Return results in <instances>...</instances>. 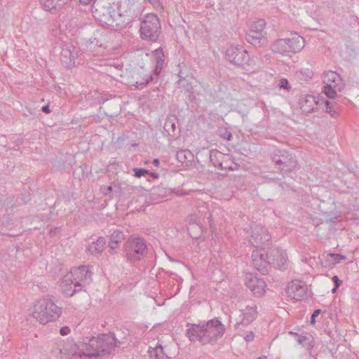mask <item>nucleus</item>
<instances>
[{
	"label": "nucleus",
	"mask_w": 359,
	"mask_h": 359,
	"mask_svg": "<svg viewBox=\"0 0 359 359\" xmlns=\"http://www.w3.org/2000/svg\"><path fill=\"white\" fill-rule=\"evenodd\" d=\"M126 257L130 262L142 259L146 255L147 245L144 241L138 237H130L124 245Z\"/></svg>",
	"instance_id": "7"
},
{
	"label": "nucleus",
	"mask_w": 359,
	"mask_h": 359,
	"mask_svg": "<svg viewBox=\"0 0 359 359\" xmlns=\"http://www.w3.org/2000/svg\"><path fill=\"white\" fill-rule=\"evenodd\" d=\"M304 46V39L298 34L293 33L289 38L276 41L273 44L272 50L276 53L289 55L299 52Z\"/></svg>",
	"instance_id": "5"
},
{
	"label": "nucleus",
	"mask_w": 359,
	"mask_h": 359,
	"mask_svg": "<svg viewBox=\"0 0 359 359\" xmlns=\"http://www.w3.org/2000/svg\"><path fill=\"white\" fill-rule=\"evenodd\" d=\"M105 244V240L103 238H99L89 246L88 250L91 254H100L104 250Z\"/></svg>",
	"instance_id": "17"
},
{
	"label": "nucleus",
	"mask_w": 359,
	"mask_h": 359,
	"mask_svg": "<svg viewBox=\"0 0 359 359\" xmlns=\"http://www.w3.org/2000/svg\"><path fill=\"white\" fill-rule=\"evenodd\" d=\"M115 345V339L112 335H102L93 338L88 344L79 346L80 353L73 355V359H97L104 356Z\"/></svg>",
	"instance_id": "3"
},
{
	"label": "nucleus",
	"mask_w": 359,
	"mask_h": 359,
	"mask_svg": "<svg viewBox=\"0 0 359 359\" xmlns=\"http://www.w3.org/2000/svg\"><path fill=\"white\" fill-rule=\"evenodd\" d=\"M338 288L339 287H337V286L335 285V287L332 289V293H335Z\"/></svg>",
	"instance_id": "30"
},
{
	"label": "nucleus",
	"mask_w": 359,
	"mask_h": 359,
	"mask_svg": "<svg viewBox=\"0 0 359 359\" xmlns=\"http://www.w3.org/2000/svg\"><path fill=\"white\" fill-rule=\"evenodd\" d=\"M311 102H314V100H313V97H311Z\"/></svg>",
	"instance_id": "34"
},
{
	"label": "nucleus",
	"mask_w": 359,
	"mask_h": 359,
	"mask_svg": "<svg viewBox=\"0 0 359 359\" xmlns=\"http://www.w3.org/2000/svg\"><path fill=\"white\" fill-rule=\"evenodd\" d=\"M135 175L137 177H140L141 176H143L144 175L148 172V171L144 169H135Z\"/></svg>",
	"instance_id": "22"
},
{
	"label": "nucleus",
	"mask_w": 359,
	"mask_h": 359,
	"mask_svg": "<svg viewBox=\"0 0 359 359\" xmlns=\"http://www.w3.org/2000/svg\"><path fill=\"white\" fill-rule=\"evenodd\" d=\"M118 3V1L116 3V1H113V4L116 7V9L113 8L111 6L97 4L95 6H93L92 12L95 18L104 21L106 23H112L120 16Z\"/></svg>",
	"instance_id": "10"
},
{
	"label": "nucleus",
	"mask_w": 359,
	"mask_h": 359,
	"mask_svg": "<svg viewBox=\"0 0 359 359\" xmlns=\"http://www.w3.org/2000/svg\"><path fill=\"white\" fill-rule=\"evenodd\" d=\"M323 81L325 86H331L334 88L341 86L340 76L335 72L330 71L324 74Z\"/></svg>",
	"instance_id": "14"
},
{
	"label": "nucleus",
	"mask_w": 359,
	"mask_h": 359,
	"mask_svg": "<svg viewBox=\"0 0 359 359\" xmlns=\"http://www.w3.org/2000/svg\"><path fill=\"white\" fill-rule=\"evenodd\" d=\"M154 163H155V165H158V163H159V162H158V160H154Z\"/></svg>",
	"instance_id": "31"
},
{
	"label": "nucleus",
	"mask_w": 359,
	"mask_h": 359,
	"mask_svg": "<svg viewBox=\"0 0 359 359\" xmlns=\"http://www.w3.org/2000/svg\"><path fill=\"white\" fill-rule=\"evenodd\" d=\"M257 306L252 305L247 306L243 311V323L246 325L251 323L257 318Z\"/></svg>",
	"instance_id": "15"
},
{
	"label": "nucleus",
	"mask_w": 359,
	"mask_h": 359,
	"mask_svg": "<svg viewBox=\"0 0 359 359\" xmlns=\"http://www.w3.org/2000/svg\"><path fill=\"white\" fill-rule=\"evenodd\" d=\"M245 284L252 294L257 297L264 296L266 293L267 285L266 282L252 273H246Z\"/></svg>",
	"instance_id": "11"
},
{
	"label": "nucleus",
	"mask_w": 359,
	"mask_h": 359,
	"mask_svg": "<svg viewBox=\"0 0 359 359\" xmlns=\"http://www.w3.org/2000/svg\"><path fill=\"white\" fill-rule=\"evenodd\" d=\"M252 257L255 267L263 274L268 273L272 268L281 269L287 262L286 252L272 246L269 243L257 246Z\"/></svg>",
	"instance_id": "1"
},
{
	"label": "nucleus",
	"mask_w": 359,
	"mask_h": 359,
	"mask_svg": "<svg viewBox=\"0 0 359 359\" xmlns=\"http://www.w3.org/2000/svg\"><path fill=\"white\" fill-rule=\"evenodd\" d=\"M231 135H229L228 140H229L231 139Z\"/></svg>",
	"instance_id": "35"
},
{
	"label": "nucleus",
	"mask_w": 359,
	"mask_h": 359,
	"mask_svg": "<svg viewBox=\"0 0 359 359\" xmlns=\"http://www.w3.org/2000/svg\"><path fill=\"white\" fill-rule=\"evenodd\" d=\"M27 313L41 324H46L57 319L61 314V309L48 298L34 301L29 306Z\"/></svg>",
	"instance_id": "4"
},
{
	"label": "nucleus",
	"mask_w": 359,
	"mask_h": 359,
	"mask_svg": "<svg viewBox=\"0 0 359 359\" xmlns=\"http://www.w3.org/2000/svg\"><path fill=\"white\" fill-rule=\"evenodd\" d=\"M289 297L297 300H301L306 293V287L300 282L295 280L291 282L287 289Z\"/></svg>",
	"instance_id": "12"
},
{
	"label": "nucleus",
	"mask_w": 359,
	"mask_h": 359,
	"mask_svg": "<svg viewBox=\"0 0 359 359\" xmlns=\"http://www.w3.org/2000/svg\"><path fill=\"white\" fill-rule=\"evenodd\" d=\"M278 86L280 88L285 89L287 90H289L290 89V86L288 83V81L286 79H281L279 80L278 82Z\"/></svg>",
	"instance_id": "20"
},
{
	"label": "nucleus",
	"mask_w": 359,
	"mask_h": 359,
	"mask_svg": "<svg viewBox=\"0 0 359 359\" xmlns=\"http://www.w3.org/2000/svg\"><path fill=\"white\" fill-rule=\"evenodd\" d=\"M161 22L158 16L153 13L145 15L140 26V36L143 39L155 41L161 32Z\"/></svg>",
	"instance_id": "6"
},
{
	"label": "nucleus",
	"mask_w": 359,
	"mask_h": 359,
	"mask_svg": "<svg viewBox=\"0 0 359 359\" xmlns=\"http://www.w3.org/2000/svg\"><path fill=\"white\" fill-rule=\"evenodd\" d=\"M259 359H267L266 357L259 358Z\"/></svg>",
	"instance_id": "36"
},
{
	"label": "nucleus",
	"mask_w": 359,
	"mask_h": 359,
	"mask_svg": "<svg viewBox=\"0 0 359 359\" xmlns=\"http://www.w3.org/2000/svg\"><path fill=\"white\" fill-rule=\"evenodd\" d=\"M254 338V334L252 332H251L250 334H248L246 337H245V339L247 341H251Z\"/></svg>",
	"instance_id": "26"
},
{
	"label": "nucleus",
	"mask_w": 359,
	"mask_h": 359,
	"mask_svg": "<svg viewBox=\"0 0 359 359\" xmlns=\"http://www.w3.org/2000/svg\"><path fill=\"white\" fill-rule=\"evenodd\" d=\"M326 111L332 116H333L335 114V112H332V111L331 110V107L329 106V103L327 102V107H326Z\"/></svg>",
	"instance_id": "25"
},
{
	"label": "nucleus",
	"mask_w": 359,
	"mask_h": 359,
	"mask_svg": "<svg viewBox=\"0 0 359 359\" xmlns=\"http://www.w3.org/2000/svg\"><path fill=\"white\" fill-rule=\"evenodd\" d=\"M42 109H43V111L45 113H46V114L50 113V109H49L48 106H45V107H43Z\"/></svg>",
	"instance_id": "27"
},
{
	"label": "nucleus",
	"mask_w": 359,
	"mask_h": 359,
	"mask_svg": "<svg viewBox=\"0 0 359 359\" xmlns=\"http://www.w3.org/2000/svg\"><path fill=\"white\" fill-rule=\"evenodd\" d=\"M224 332V326L216 319L202 325H191L187 329V336L191 341H198L206 344L221 337Z\"/></svg>",
	"instance_id": "2"
},
{
	"label": "nucleus",
	"mask_w": 359,
	"mask_h": 359,
	"mask_svg": "<svg viewBox=\"0 0 359 359\" xmlns=\"http://www.w3.org/2000/svg\"><path fill=\"white\" fill-rule=\"evenodd\" d=\"M319 313H320L319 310L315 311L312 315V318H315L316 316H318L319 315Z\"/></svg>",
	"instance_id": "28"
},
{
	"label": "nucleus",
	"mask_w": 359,
	"mask_h": 359,
	"mask_svg": "<svg viewBox=\"0 0 359 359\" xmlns=\"http://www.w3.org/2000/svg\"><path fill=\"white\" fill-rule=\"evenodd\" d=\"M311 323H315V319H314V318H311Z\"/></svg>",
	"instance_id": "33"
},
{
	"label": "nucleus",
	"mask_w": 359,
	"mask_h": 359,
	"mask_svg": "<svg viewBox=\"0 0 359 359\" xmlns=\"http://www.w3.org/2000/svg\"><path fill=\"white\" fill-rule=\"evenodd\" d=\"M88 271L85 266L79 267L67 273L61 283L62 292L67 296L74 294V288L80 285V282L86 278Z\"/></svg>",
	"instance_id": "8"
},
{
	"label": "nucleus",
	"mask_w": 359,
	"mask_h": 359,
	"mask_svg": "<svg viewBox=\"0 0 359 359\" xmlns=\"http://www.w3.org/2000/svg\"><path fill=\"white\" fill-rule=\"evenodd\" d=\"M341 86H338L337 88H334L331 86H325V88H324V93H325V95L330 97V98H334L335 97L336 95H337V91L338 90H341Z\"/></svg>",
	"instance_id": "18"
},
{
	"label": "nucleus",
	"mask_w": 359,
	"mask_h": 359,
	"mask_svg": "<svg viewBox=\"0 0 359 359\" xmlns=\"http://www.w3.org/2000/svg\"><path fill=\"white\" fill-rule=\"evenodd\" d=\"M92 0H80V2L83 4H89Z\"/></svg>",
	"instance_id": "29"
},
{
	"label": "nucleus",
	"mask_w": 359,
	"mask_h": 359,
	"mask_svg": "<svg viewBox=\"0 0 359 359\" xmlns=\"http://www.w3.org/2000/svg\"><path fill=\"white\" fill-rule=\"evenodd\" d=\"M232 51H233V53H236V56L233 58V62L238 63L239 58L243 55V53L241 52L238 51V50H233Z\"/></svg>",
	"instance_id": "21"
},
{
	"label": "nucleus",
	"mask_w": 359,
	"mask_h": 359,
	"mask_svg": "<svg viewBox=\"0 0 359 359\" xmlns=\"http://www.w3.org/2000/svg\"><path fill=\"white\" fill-rule=\"evenodd\" d=\"M332 280L334 282L337 287H339L341 284V281L339 279L338 276H337L332 277Z\"/></svg>",
	"instance_id": "23"
},
{
	"label": "nucleus",
	"mask_w": 359,
	"mask_h": 359,
	"mask_svg": "<svg viewBox=\"0 0 359 359\" xmlns=\"http://www.w3.org/2000/svg\"><path fill=\"white\" fill-rule=\"evenodd\" d=\"M124 240V234L120 231H114L109 238V247L112 249H116Z\"/></svg>",
	"instance_id": "16"
},
{
	"label": "nucleus",
	"mask_w": 359,
	"mask_h": 359,
	"mask_svg": "<svg viewBox=\"0 0 359 359\" xmlns=\"http://www.w3.org/2000/svg\"><path fill=\"white\" fill-rule=\"evenodd\" d=\"M105 1H106V3H107L108 4H109L110 1H113V0H105Z\"/></svg>",
	"instance_id": "32"
},
{
	"label": "nucleus",
	"mask_w": 359,
	"mask_h": 359,
	"mask_svg": "<svg viewBox=\"0 0 359 359\" xmlns=\"http://www.w3.org/2000/svg\"><path fill=\"white\" fill-rule=\"evenodd\" d=\"M69 330L67 327H63L60 330V334L62 335H66L69 333Z\"/></svg>",
	"instance_id": "24"
},
{
	"label": "nucleus",
	"mask_w": 359,
	"mask_h": 359,
	"mask_svg": "<svg viewBox=\"0 0 359 359\" xmlns=\"http://www.w3.org/2000/svg\"><path fill=\"white\" fill-rule=\"evenodd\" d=\"M42 8L51 13L58 12L68 0H39Z\"/></svg>",
	"instance_id": "13"
},
{
	"label": "nucleus",
	"mask_w": 359,
	"mask_h": 359,
	"mask_svg": "<svg viewBox=\"0 0 359 359\" xmlns=\"http://www.w3.org/2000/svg\"><path fill=\"white\" fill-rule=\"evenodd\" d=\"M266 25L265 20L262 19L250 22L246 36L247 41L254 46H262V42L266 39Z\"/></svg>",
	"instance_id": "9"
},
{
	"label": "nucleus",
	"mask_w": 359,
	"mask_h": 359,
	"mask_svg": "<svg viewBox=\"0 0 359 359\" xmlns=\"http://www.w3.org/2000/svg\"><path fill=\"white\" fill-rule=\"evenodd\" d=\"M329 257L330 258V262H332L333 264L340 263L341 261L346 259V257L339 254H330L329 255Z\"/></svg>",
	"instance_id": "19"
}]
</instances>
